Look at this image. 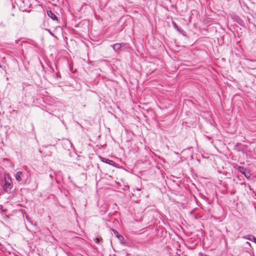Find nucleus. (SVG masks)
<instances>
[{
    "instance_id": "obj_1",
    "label": "nucleus",
    "mask_w": 256,
    "mask_h": 256,
    "mask_svg": "<svg viewBox=\"0 0 256 256\" xmlns=\"http://www.w3.org/2000/svg\"><path fill=\"white\" fill-rule=\"evenodd\" d=\"M5 184L3 186V189L5 192H8L12 188V181L8 174L4 175Z\"/></svg>"
},
{
    "instance_id": "obj_2",
    "label": "nucleus",
    "mask_w": 256,
    "mask_h": 256,
    "mask_svg": "<svg viewBox=\"0 0 256 256\" xmlns=\"http://www.w3.org/2000/svg\"><path fill=\"white\" fill-rule=\"evenodd\" d=\"M48 16L54 20H58L56 16L50 10H47Z\"/></svg>"
},
{
    "instance_id": "obj_3",
    "label": "nucleus",
    "mask_w": 256,
    "mask_h": 256,
    "mask_svg": "<svg viewBox=\"0 0 256 256\" xmlns=\"http://www.w3.org/2000/svg\"><path fill=\"white\" fill-rule=\"evenodd\" d=\"M124 45L123 43L122 44H116L112 46V48L115 51H118L120 50L122 46Z\"/></svg>"
},
{
    "instance_id": "obj_4",
    "label": "nucleus",
    "mask_w": 256,
    "mask_h": 256,
    "mask_svg": "<svg viewBox=\"0 0 256 256\" xmlns=\"http://www.w3.org/2000/svg\"><path fill=\"white\" fill-rule=\"evenodd\" d=\"M238 170L239 172H240L242 174H244L246 177L248 176V174L246 173V169L244 168L242 166H238Z\"/></svg>"
},
{
    "instance_id": "obj_5",
    "label": "nucleus",
    "mask_w": 256,
    "mask_h": 256,
    "mask_svg": "<svg viewBox=\"0 0 256 256\" xmlns=\"http://www.w3.org/2000/svg\"><path fill=\"white\" fill-rule=\"evenodd\" d=\"M22 173L21 172H18L15 174L16 179L18 181H20L22 180Z\"/></svg>"
},
{
    "instance_id": "obj_6",
    "label": "nucleus",
    "mask_w": 256,
    "mask_h": 256,
    "mask_svg": "<svg viewBox=\"0 0 256 256\" xmlns=\"http://www.w3.org/2000/svg\"><path fill=\"white\" fill-rule=\"evenodd\" d=\"M172 26L174 28L176 29L179 32L182 33L184 32L183 30L180 28H179L175 22H172Z\"/></svg>"
},
{
    "instance_id": "obj_7",
    "label": "nucleus",
    "mask_w": 256,
    "mask_h": 256,
    "mask_svg": "<svg viewBox=\"0 0 256 256\" xmlns=\"http://www.w3.org/2000/svg\"><path fill=\"white\" fill-rule=\"evenodd\" d=\"M100 159L102 162H106V164H110V163L112 162V160H110L108 159H107L100 156Z\"/></svg>"
},
{
    "instance_id": "obj_8",
    "label": "nucleus",
    "mask_w": 256,
    "mask_h": 256,
    "mask_svg": "<svg viewBox=\"0 0 256 256\" xmlns=\"http://www.w3.org/2000/svg\"><path fill=\"white\" fill-rule=\"evenodd\" d=\"M112 232H114L115 236L118 238L120 240L121 239H123V237L120 236L116 230H112Z\"/></svg>"
},
{
    "instance_id": "obj_9",
    "label": "nucleus",
    "mask_w": 256,
    "mask_h": 256,
    "mask_svg": "<svg viewBox=\"0 0 256 256\" xmlns=\"http://www.w3.org/2000/svg\"><path fill=\"white\" fill-rule=\"evenodd\" d=\"M253 238H255V237L252 235H248L246 236V238H247L251 241H254V240H252Z\"/></svg>"
},
{
    "instance_id": "obj_10",
    "label": "nucleus",
    "mask_w": 256,
    "mask_h": 256,
    "mask_svg": "<svg viewBox=\"0 0 256 256\" xmlns=\"http://www.w3.org/2000/svg\"><path fill=\"white\" fill-rule=\"evenodd\" d=\"M198 256H207V255L205 254H204V253H202V252H200L198 254Z\"/></svg>"
},
{
    "instance_id": "obj_11",
    "label": "nucleus",
    "mask_w": 256,
    "mask_h": 256,
    "mask_svg": "<svg viewBox=\"0 0 256 256\" xmlns=\"http://www.w3.org/2000/svg\"><path fill=\"white\" fill-rule=\"evenodd\" d=\"M252 240H254V242L256 244V238H253Z\"/></svg>"
},
{
    "instance_id": "obj_12",
    "label": "nucleus",
    "mask_w": 256,
    "mask_h": 256,
    "mask_svg": "<svg viewBox=\"0 0 256 256\" xmlns=\"http://www.w3.org/2000/svg\"><path fill=\"white\" fill-rule=\"evenodd\" d=\"M59 77H60V76H59L58 74H57V78H59Z\"/></svg>"
},
{
    "instance_id": "obj_13",
    "label": "nucleus",
    "mask_w": 256,
    "mask_h": 256,
    "mask_svg": "<svg viewBox=\"0 0 256 256\" xmlns=\"http://www.w3.org/2000/svg\"><path fill=\"white\" fill-rule=\"evenodd\" d=\"M170 0H168V1H170Z\"/></svg>"
}]
</instances>
